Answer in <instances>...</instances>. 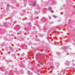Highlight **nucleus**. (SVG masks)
<instances>
[{
  "label": "nucleus",
  "instance_id": "f257e3e1",
  "mask_svg": "<svg viewBox=\"0 0 75 75\" xmlns=\"http://www.w3.org/2000/svg\"><path fill=\"white\" fill-rule=\"evenodd\" d=\"M52 8H51V7H49L48 8V10H49V11H51L52 10Z\"/></svg>",
  "mask_w": 75,
  "mask_h": 75
},
{
  "label": "nucleus",
  "instance_id": "f03ea898",
  "mask_svg": "<svg viewBox=\"0 0 75 75\" xmlns=\"http://www.w3.org/2000/svg\"><path fill=\"white\" fill-rule=\"evenodd\" d=\"M53 17H54L55 18H57V16H53Z\"/></svg>",
  "mask_w": 75,
  "mask_h": 75
},
{
  "label": "nucleus",
  "instance_id": "7ed1b4c3",
  "mask_svg": "<svg viewBox=\"0 0 75 75\" xmlns=\"http://www.w3.org/2000/svg\"><path fill=\"white\" fill-rule=\"evenodd\" d=\"M35 4H36V2H35L34 3V4H33V6H35Z\"/></svg>",
  "mask_w": 75,
  "mask_h": 75
},
{
  "label": "nucleus",
  "instance_id": "20e7f679",
  "mask_svg": "<svg viewBox=\"0 0 75 75\" xmlns=\"http://www.w3.org/2000/svg\"><path fill=\"white\" fill-rule=\"evenodd\" d=\"M49 17L50 19V20L51 19V17L49 16Z\"/></svg>",
  "mask_w": 75,
  "mask_h": 75
},
{
  "label": "nucleus",
  "instance_id": "39448f33",
  "mask_svg": "<svg viewBox=\"0 0 75 75\" xmlns=\"http://www.w3.org/2000/svg\"><path fill=\"white\" fill-rule=\"evenodd\" d=\"M43 14H45V13H44V12L43 13Z\"/></svg>",
  "mask_w": 75,
  "mask_h": 75
},
{
  "label": "nucleus",
  "instance_id": "423d86ee",
  "mask_svg": "<svg viewBox=\"0 0 75 75\" xmlns=\"http://www.w3.org/2000/svg\"><path fill=\"white\" fill-rule=\"evenodd\" d=\"M36 13H37V11H36Z\"/></svg>",
  "mask_w": 75,
  "mask_h": 75
}]
</instances>
